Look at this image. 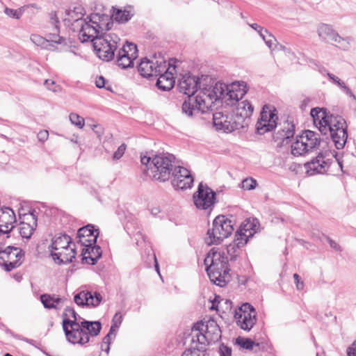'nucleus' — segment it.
Listing matches in <instances>:
<instances>
[{"instance_id":"59","label":"nucleus","mask_w":356,"mask_h":356,"mask_svg":"<svg viewBox=\"0 0 356 356\" xmlns=\"http://www.w3.org/2000/svg\"><path fill=\"white\" fill-rule=\"evenodd\" d=\"M264 32L266 34H268V38H270V40H267L266 38V40H264V42L266 44V45L269 47V49H272L273 45L274 44V42H276L277 40L275 38V37L268 31V30H264Z\"/></svg>"},{"instance_id":"43","label":"nucleus","mask_w":356,"mask_h":356,"mask_svg":"<svg viewBox=\"0 0 356 356\" xmlns=\"http://www.w3.org/2000/svg\"><path fill=\"white\" fill-rule=\"evenodd\" d=\"M232 88L237 92L239 99H241L248 92L246 83L243 81L233 83Z\"/></svg>"},{"instance_id":"42","label":"nucleus","mask_w":356,"mask_h":356,"mask_svg":"<svg viewBox=\"0 0 356 356\" xmlns=\"http://www.w3.org/2000/svg\"><path fill=\"white\" fill-rule=\"evenodd\" d=\"M236 341L238 345L246 350H252L254 346H259V343H256L253 340L249 338L239 337L236 339Z\"/></svg>"},{"instance_id":"52","label":"nucleus","mask_w":356,"mask_h":356,"mask_svg":"<svg viewBox=\"0 0 356 356\" xmlns=\"http://www.w3.org/2000/svg\"><path fill=\"white\" fill-rule=\"evenodd\" d=\"M95 85H96V87L98 88H105L106 90H107L108 91L112 90L111 86L106 84V80L102 76H99L97 77V79L95 80Z\"/></svg>"},{"instance_id":"11","label":"nucleus","mask_w":356,"mask_h":356,"mask_svg":"<svg viewBox=\"0 0 356 356\" xmlns=\"http://www.w3.org/2000/svg\"><path fill=\"white\" fill-rule=\"evenodd\" d=\"M195 206L198 209H213L216 203V193L207 185L199 184L197 191L193 196Z\"/></svg>"},{"instance_id":"13","label":"nucleus","mask_w":356,"mask_h":356,"mask_svg":"<svg viewBox=\"0 0 356 356\" xmlns=\"http://www.w3.org/2000/svg\"><path fill=\"white\" fill-rule=\"evenodd\" d=\"M205 76H202L201 79L198 76L193 75L188 72L181 76L177 84V88L179 91L188 96L186 100H189L190 98H197L199 94L194 97V95L197 92L198 88L201 90L202 84L204 83L203 78Z\"/></svg>"},{"instance_id":"62","label":"nucleus","mask_w":356,"mask_h":356,"mask_svg":"<svg viewBox=\"0 0 356 356\" xmlns=\"http://www.w3.org/2000/svg\"><path fill=\"white\" fill-rule=\"evenodd\" d=\"M38 138L40 142H44L47 140L49 132L47 130H42L38 134Z\"/></svg>"},{"instance_id":"38","label":"nucleus","mask_w":356,"mask_h":356,"mask_svg":"<svg viewBox=\"0 0 356 356\" xmlns=\"http://www.w3.org/2000/svg\"><path fill=\"white\" fill-rule=\"evenodd\" d=\"M133 14L127 10L114 9L112 17L119 23H126L131 19Z\"/></svg>"},{"instance_id":"58","label":"nucleus","mask_w":356,"mask_h":356,"mask_svg":"<svg viewBox=\"0 0 356 356\" xmlns=\"http://www.w3.org/2000/svg\"><path fill=\"white\" fill-rule=\"evenodd\" d=\"M50 19H51V22L53 24H54V28L56 29V31L57 33L59 32V20H58V18L56 15V13L54 12V13H51L50 14Z\"/></svg>"},{"instance_id":"50","label":"nucleus","mask_w":356,"mask_h":356,"mask_svg":"<svg viewBox=\"0 0 356 356\" xmlns=\"http://www.w3.org/2000/svg\"><path fill=\"white\" fill-rule=\"evenodd\" d=\"M325 72L326 75L329 78V79L334 84H337L340 88H341L346 83L344 81L341 80L338 76H335L334 74L329 72L325 67H323L321 72Z\"/></svg>"},{"instance_id":"15","label":"nucleus","mask_w":356,"mask_h":356,"mask_svg":"<svg viewBox=\"0 0 356 356\" xmlns=\"http://www.w3.org/2000/svg\"><path fill=\"white\" fill-rule=\"evenodd\" d=\"M68 326L63 327L67 341L72 344L83 346L89 342L88 334L81 327V322H67Z\"/></svg>"},{"instance_id":"3","label":"nucleus","mask_w":356,"mask_h":356,"mask_svg":"<svg viewBox=\"0 0 356 356\" xmlns=\"http://www.w3.org/2000/svg\"><path fill=\"white\" fill-rule=\"evenodd\" d=\"M191 343L204 346L218 342L222 337V332L217 322L212 318L197 321L191 329Z\"/></svg>"},{"instance_id":"51","label":"nucleus","mask_w":356,"mask_h":356,"mask_svg":"<svg viewBox=\"0 0 356 356\" xmlns=\"http://www.w3.org/2000/svg\"><path fill=\"white\" fill-rule=\"evenodd\" d=\"M70 120L73 124L79 128H82L84 126L83 118L76 113H71L70 115Z\"/></svg>"},{"instance_id":"8","label":"nucleus","mask_w":356,"mask_h":356,"mask_svg":"<svg viewBox=\"0 0 356 356\" xmlns=\"http://www.w3.org/2000/svg\"><path fill=\"white\" fill-rule=\"evenodd\" d=\"M323 140L318 137V134L305 130L301 135L297 136L296 141L291 145V154L296 156H303L316 149Z\"/></svg>"},{"instance_id":"63","label":"nucleus","mask_w":356,"mask_h":356,"mask_svg":"<svg viewBox=\"0 0 356 356\" xmlns=\"http://www.w3.org/2000/svg\"><path fill=\"white\" fill-rule=\"evenodd\" d=\"M343 92L349 96L350 97L353 98L354 100L356 101V96L354 95V93L352 92V90L350 89L348 86L345 84L341 88Z\"/></svg>"},{"instance_id":"20","label":"nucleus","mask_w":356,"mask_h":356,"mask_svg":"<svg viewBox=\"0 0 356 356\" xmlns=\"http://www.w3.org/2000/svg\"><path fill=\"white\" fill-rule=\"evenodd\" d=\"M102 300V295L97 291H82L74 296V302L81 307L99 305Z\"/></svg>"},{"instance_id":"40","label":"nucleus","mask_w":356,"mask_h":356,"mask_svg":"<svg viewBox=\"0 0 356 356\" xmlns=\"http://www.w3.org/2000/svg\"><path fill=\"white\" fill-rule=\"evenodd\" d=\"M250 236H248V234L242 231L241 229H238L235 234V238L234 240V243L235 245H238V247H243L247 243Z\"/></svg>"},{"instance_id":"25","label":"nucleus","mask_w":356,"mask_h":356,"mask_svg":"<svg viewBox=\"0 0 356 356\" xmlns=\"http://www.w3.org/2000/svg\"><path fill=\"white\" fill-rule=\"evenodd\" d=\"M35 212V210H31L29 213H24L23 215L24 220H29V218H31V222L29 223L22 222V226L19 229V233L22 238H25L26 239L30 238L37 227L38 218Z\"/></svg>"},{"instance_id":"49","label":"nucleus","mask_w":356,"mask_h":356,"mask_svg":"<svg viewBox=\"0 0 356 356\" xmlns=\"http://www.w3.org/2000/svg\"><path fill=\"white\" fill-rule=\"evenodd\" d=\"M122 48H124L129 55L136 58L138 56V49L136 44L133 42H127Z\"/></svg>"},{"instance_id":"48","label":"nucleus","mask_w":356,"mask_h":356,"mask_svg":"<svg viewBox=\"0 0 356 356\" xmlns=\"http://www.w3.org/2000/svg\"><path fill=\"white\" fill-rule=\"evenodd\" d=\"M31 40L35 44L44 46L45 48H47L50 50H53V47H54L53 44H49V45L50 47H48L46 39L38 35H32L31 36Z\"/></svg>"},{"instance_id":"60","label":"nucleus","mask_w":356,"mask_h":356,"mask_svg":"<svg viewBox=\"0 0 356 356\" xmlns=\"http://www.w3.org/2000/svg\"><path fill=\"white\" fill-rule=\"evenodd\" d=\"M293 278L297 289L300 291L302 290L304 288V282L300 281V277L297 273H295L293 274Z\"/></svg>"},{"instance_id":"26","label":"nucleus","mask_w":356,"mask_h":356,"mask_svg":"<svg viewBox=\"0 0 356 356\" xmlns=\"http://www.w3.org/2000/svg\"><path fill=\"white\" fill-rule=\"evenodd\" d=\"M330 113L331 112L325 107H315L311 109L310 115L321 134L323 132V128L327 122Z\"/></svg>"},{"instance_id":"32","label":"nucleus","mask_w":356,"mask_h":356,"mask_svg":"<svg viewBox=\"0 0 356 356\" xmlns=\"http://www.w3.org/2000/svg\"><path fill=\"white\" fill-rule=\"evenodd\" d=\"M81 327L85 330V332L88 334V337H97L101 332L102 323L99 321H90L82 319Z\"/></svg>"},{"instance_id":"7","label":"nucleus","mask_w":356,"mask_h":356,"mask_svg":"<svg viewBox=\"0 0 356 356\" xmlns=\"http://www.w3.org/2000/svg\"><path fill=\"white\" fill-rule=\"evenodd\" d=\"M233 231L232 220L225 216H218L213 221L212 229L207 231L206 242L208 245L220 244L223 239L231 235Z\"/></svg>"},{"instance_id":"10","label":"nucleus","mask_w":356,"mask_h":356,"mask_svg":"<svg viewBox=\"0 0 356 356\" xmlns=\"http://www.w3.org/2000/svg\"><path fill=\"white\" fill-rule=\"evenodd\" d=\"M277 120L278 116L276 108L270 105H264L256 124V133L263 135L272 131L278 126Z\"/></svg>"},{"instance_id":"2","label":"nucleus","mask_w":356,"mask_h":356,"mask_svg":"<svg viewBox=\"0 0 356 356\" xmlns=\"http://www.w3.org/2000/svg\"><path fill=\"white\" fill-rule=\"evenodd\" d=\"M204 264L211 282L222 287L229 282V261L224 252L219 251L218 248H211L207 254Z\"/></svg>"},{"instance_id":"23","label":"nucleus","mask_w":356,"mask_h":356,"mask_svg":"<svg viewBox=\"0 0 356 356\" xmlns=\"http://www.w3.org/2000/svg\"><path fill=\"white\" fill-rule=\"evenodd\" d=\"M254 111L253 106L248 100L238 102L237 106L233 111V115L236 118V120L240 122L243 127L248 126V120L252 115Z\"/></svg>"},{"instance_id":"61","label":"nucleus","mask_w":356,"mask_h":356,"mask_svg":"<svg viewBox=\"0 0 356 356\" xmlns=\"http://www.w3.org/2000/svg\"><path fill=\"white\" fill-rule=\"evenodd\" d=\"M152 158L153 157L152 156H148L145 155L141 156L140 161L143 165H145V169H147L148 167H150V163H152Z\"/></svg>"},{"instance_id":"1","label":"nucleus","mask_w":356,"mask_h":356,"mask_svg":"<svg viewBox=\"0 0 356 356\" xmlns=\"http://www.w3.org/2000/svg\"><path fill=\"white\" fill-rule=\"evenodd\" d=\"M204 83L197 98H190L185 100L181 106L182 113L188 117H193L197 114L205 113L212 111L211 106L216 102L222 100L228 86L222 82H215L209 76L203 78Z\"/></svg>"},{"instance_id":"30","label":"nucleus","mask_w":356,"mask_h":356,"mask_svg":"<svg viewBox=\"0 0 356 356\" xmlns=\"http://www.w3.org/2000/svg\"><path fill=\"white\" fill-rule=\"evenodd\" d=\"M175 80L173 73L171 72H165L161 74L157 79L156 86L163 91H169L175 86Z\"/></svg>"},{"instance_id":"44","label":"nucleus","mask_w":356,"mask_h":356,"mask_svg":"<svg viewBox=\"0 0 356 356\" xmlns=\"http://www.w3.org/2000/svg\"><path fill=\"white\" fill-rule=\"evenodd\" d=\"M40 301L42 303L44 308L47 309H60V307L55 306L52 302V296L44 293L42 294L40 297Z\"/></svg>"},{"instance_id":"16","label":"nucleus","mask_w":356,"mask_h":356,"mask_svg":"<svg viewBox=\"0 0 356 356\" xmlns=\"http://www.w3.org/2000/svg\"><path fill=\"white\" fill-rule=\"evenodd\" d=\"M213 124L216 130L223 131L226 133L243 129V125L236 120L233 114L225 115L222 112L213 113Z\"/></svg>"},{"instance_id":"21","label":"nucleus","mask_w":356,"mask_h":356,"mask_svg":"<svg viewBox=\"0 0 356 356\" xmlns=\"http://www.w3.org/2000/svg\"><path fill=\"white\" fill-rule=\"evenodd\" d=\"M81 29L79 32V39L82 43L88 42L96 37H102L103 34L101 33L100 29H97L95 24L90 22V18L88 17L81 22Z\"/></svg>"},{"instance_id":"27","label":"nucleus","mask_w":356,"mask_h":356,"mask_svg":"<svg viewBox=\"0 0 356 356\" xmlns=\"http://www.w3.org/2000/svg\"><path fill=\"white\" fill-rule=\"evenodd\" d=\"M88 18H90V22L102 31V34L107 33L106 31L111 30L113 25L112 19L108 15L93 13Z\"/></svg>"},{"instance_id":"35","label":"nucleus","mask_w":356,"mask_h":356,"mask_svg":"<svg viewBox=\"0 0 356 356\" xmlns=\"http://www.w3.org/2000/svg\"><path fill=\"white\" fill-rule=\"evenodd\" d=\"M181 356H209L205 347L200 344L192 343L191 347L186 349Z\"/></svg>"},{"instance_id":"5","label":"nucleus","mask_w":356,"mask_h":356,"mask_svg":"<svg viewBox=\"0 0 356 356\" xmlns=\"http://www.w3.org/2000/svg\"><path fill=\"white\" fill-rule=\"evenodd\" d=\"M321 134L325 136L329 134L335 147L337 149H343L348 139L346 121L342 116L330 113Z\"/></svg>"},{"instance_id":"57","label":"nucleus","mask_w":356,"mask_h":356,"mask_svg":"<svg viewBox=\"0 0 356 356\" xmlns=\"http://www.w3.org/2000/svg\"><path fill=\"white\" fill-rule=\"evenodd\" d=\"M231 88H232V86H231ZM225 96H228L229 99L230 100H235L236 102H239L238 101L240 99L238 97L237 92L233 88H231L230 90L228 89V90H227Z\"/></svg>"},{"instance_id":"64","label":"nucleus","mask_w":356,"mask_h":356,"mask_svg":"<svg viewBox=\"0 0 356 356\" xmlns=\"http://www.w3.org/2000/svg\"><path fill=\"white\" fill-rule=\"evenodd\" d=\"M347 354L348 356H356V340L348 347Z\"/></svg>"},{"instance_id":"56","label":"nucleus","mask_w":356,"mask_h":356,"mask_svg":"<svg viewBox=\"0 0 356 356\" xmlns=\"http://www.w3.org/2000/svg\"><path fill=\"white\" fill-rule=\"evenodd\" d=\"M44 85L46 86L47 89L54 92H57L59 88L58 86H56L55 81L51 79H46Z\"/></svg>"},{"instance_id":"22","label":"nucleus","mask_w":356,"mask_h":356,"mask_svg":"<svg viewBox=\"0 0 356 356\" xmlns=\"http://www.w3.org/2000/svg\"><path fill=\"white\" fill-rule=\"evenodd\" d=\"M279 129L273 135V140L281 146L288 143V140L293 137L295 134V124L293 122L284 121L283 124L279 123Z\"/></svg>"},{"instance_id":"9","label":"nucleus","mask_w":356,"mask_h":356,"mask_svg":"<svg viewBox=\"0 0 356 356\" xmlns=\"http://www.w3.org/2000/svg\"><path fill=\"white\" fill-rule=\"evenodd\" d=\"M336 154L337 152L334 150H333V152L330 150L320 152L316 157L305 164L307 174L309 176H312L316 174H323L326 172L330 166V159L327 158L330 154H332V156L336 158L339 167L342 170V161L336 157Z\"/></svg>"},{"instance_id":"47","label":"nucleus","mask_w":356,"mask_h":356,"mask_svg":"<svg viewBox=\"0 0 356 356\" xmlns=\"http://www.w3.org/2000/svg\"><path fill=\"white\" fill-rule=\"evenodd\" d=\"M257 184V181L254 179L248 177L243 180L241 182V188L244 190L250 191L254 189Z\"/></svg>"},{"instance_id":"14","label":"nucleus","mask_w":356,"mask_h":356,"mask_svg":"<svg viewBox=\"0 0 356 356\" xmlns=\"http://www.w3.org/2000/svg\"><path fill=\"white\" fill-rule=\"evenodd\" d=\"M234 318L242 330L250 331L257 322L255 309L250 303H243L235 311Z\"/></svg>"},{"instance_id":"41","label":"nucleus","mask_w":356,"mask_h":356,"mask_svg":"<svg viewBox=\"0 0 356 356\" xmlns=\"http://www.w3.org/2000/svg\"><path fill=\"white\" fill-rule=\"evenodd\" d=\"M0 217L3 220L8 221V222L13 225L15 222V215L12 209L10 207H3L0 209Z\"/></svg>"},{"instance_id":"34","label":"nucleus","mask_w":356,"mask_h":356,"mask_svg":"<svg viewBox=\"0 0 356 356\" xmlns=\"http://www.w3.org/2000/svg\"><path fill=\"white\" fill-rule=\"evenodd\" d=\"M259 228V222L257 219L248 218L241 225L239 229L248 234V236L252 237L257 230Z\"/></svg>"},{"instance_id":"36","label":"nucleus","mask_w":356,"mask_h":356,"mask_svg":"<svg viewBox=\"0 0 356 356\" xmlns=\"http://www.w3.org/2000/svg\"><path fill=\"white\" fill-rule=\"evenodd\" d=\"M63 321H62V326L65 327L68 326L69 324L66 323L68 322H74V321L76 322H80L79 319H81V318L78 315V314L75 312L74 308L70 307H66L63 313Z\"/></svg>"},{"instance_id":"33","label":"nucleus","mask_w":356,"mask_h":356,"mask_svg":"<svg viewBox=\"0 0 356 356\" xmlns=\"http://www.w3.org/2000/svg\"><path fill=\"white\" fill-rule=\"evenodd\" d=\"M155 65L153 60L144 58L141 59L140 63L138 65V71L140 74L145 78L154 76V66Z\"/></svg>"},{"instance_id":"18","label":"nucleus","mask_w":356,"mask_h":356,"mask_svg":"<svg viewBox=\"0 0 356 356\" xmlns=\"http://www.w3.org/2000/svg\"><path fill=\"white\" fill-rule=\"evenodd\" d=\"M318 35L323 41H333L339 44V47L346 50L350 47V43L347 38H341L332 27L325 24H322L318 27Z\"/></svg>"},{"instance_id":"29","label":"nucleus","mask_w":356,"mask_h":356,"mask_svg":"<svg viewBox=\"0 0 356 356\" xmlns=\"http://www.w3.org/2000/svg\"><path fill=\"white\" fill-rule=\"evenodd\" d=\"M71 243V238L66 234H60L56 235L51 240V243L48 249L50 254L52 252H58L63 250V249L70 248Z\"/></svg>"},{"instance_id":"55","label":"nucleus","mask_w":356,"mask_h":356,"mask_svg":"<svg viewBox=\"0 0 356 356\" xmlns=\"http://www.w3.org/2000/svg\"><path fill=\"white\" fill-rule=\"evenodd\" d=\"M125 149H126V145L122 143L121 145H120L118 147V149L113 153V159L114 160L120 159L124 154Z\"/></svg>"},{"instance_id":"45","label":"nucleus","mask_w":356,"mask_h":356,"mask_svg":"<svg viewBox=\"0 0 356 356\" xmlns=\"http://www.w3.org/2000/svg\"><path fill=\"white\" fill-rule=\"evenodd\" d=\"M240 248V247H238V245L234 243H230L227 246V252L230 257L229 260L231 261L236 260Z\"/></svg>"},{"instance_id":"6","label":"nucleus","mask_w":356,"mask_h":356,"mask_svg":"<svg viewBox=\"0 0 356 356\" xmlns=\"http://www.w3.org/2000/svg\"><path fill=\"white\" fill-rule=\"evenodd\" d=\"M120 41L118 35L113 33H104L102 37L92 40V44L97 56L104 61H111L115 57L118 43Z\"/></svg>"},{"instance_id":"54","label":"nucleus","mask_w":356,"mask_h":356,"mask_svg":"<svg viewBox=\"0 0 356 356\" xmlns=\"http://www.w3.org/2000/svg\"><path fill=\"white\" fill-rule=\"evenodd\" d=\"M220 356H232V348L224 343H221L219 346Z\"/></svg>"},{"instance_id":"46","label":"nucleus","mask_w":356,"mask_h":356,"mask_svg":"<svg viewBox=\"0 0 356 356\" xmlns=\"http://www.w3.org/2000/svg\"><path fill=\"white\" fill-rule=\"evenodd\" d=\"M24 11V7H21L16 10L9 8H6L4 10V13L6 15H7L8 16H9L12 18L17 19H19L22 16Z\"/></svg>"},{"instance_id":"12","label":"nucleus","mask_w":356,"mask_h":356,"mask_svg":"<svg viewBox=\"0 0 356 356\" xmlns=\"http://www.w3.org/2000/svg\"><path fill=\"white\" fill-rule=\"evenodd\" d=\"M24 256L23 250L17 247L9 245L4 250H0V265L9 272L22 264Z\"/></svg>"},{"instance_id":"24","label":"nucleus","mask_w":356,"mask_h":356,"mask_svg":"<svg viewBox=\"0 0 356 356\" xmlns=\"http://www.w3.org/2000/svg\"><path fill=\"white\" fill-rule=\"evenodd\" d=\"M82 247V261L90 265L96 264L102 255L101 247L96 243H87Z\"/></svg>"},{"instance_id":"31","label":"nucleus","mask_w":356,"mask_h":356,"mask_svg":"<svg viewBox=\"0 0 356 356\" xmlns=\"http://www.w3.org/2000/svg\"><path fill=\"white\" fill-rule=\"evenodd\" d=\"M136 58L129 56L124 48H120L116 56L117 65L122 69H127L134 66V60Z\"/></svg>"},{"instance_id":"17","label":"nucleus","mask_w":356,"mask_h":356,"mask_svg":"<svg viewBox=\"0 0 356 356\" xmlns=\"http://www.w3.org/2000/svg\"><path fill=\"white\" fill-rule=\"evenodd\" d=\"M172 185L177 189L191 188L193 184V177L186 168L175 165L171 174Z\"/></svg>"},{"instance_id":"53","label":"nucleus","mask_w":356,"mask_h":356,"mask_svg":"<svg viewBox=\"0 0 356 356\" xmlns=\"http://www.w3.org/2000/svg\"><path fill=\"white\" fill-rule=\"evenodd\" d=\"M64 40L63 37L60 36L57 33H50L47 35V38L46 39L47 44L49 42L56 43V44H61Z\"/></svg>"},{"instance_id":"19","label":"nucleus","mask_w":356,"mask_h":356,"mask_svg":"<svg viewBox=\"0 0 356 356\" xmlns=\"http://www.w3.org/2000/svg\"><path fill=\"white\" fill-rule=\"evenodd\" d=\"M99 236V228L92 224H88L78 229L76 234L77 242L81 246L87 245V243L95 244Z\"/></svg>"},{"instance_id":"28","label":"nucleus","mask_w":356,"mask_h":356,"mask_svg":"<svg viewBox=\"0 0 356 356\" xmlns=\"http://www.w3.org/2000/svg\"><path fill=\"white\" fill-rule=\"evenodd\" d=\"M76 252L75 248H67L63 250L58 252H52L51 256L53 259L58 264H65L72 262V259H75Z\"/></svg>"},{"instance_id":"39","label":"nucleus","mask_w":356,"mask_h":356,"mask_svg":"<svg viewBox=\"0 0 356 356\" xmlns=\"http://www.w3.org/2000/svg\"><path fill=\"white\" fill-rule=\"evenodd\" d=\"M83 11V8L80 6L75 7L72 10H70L66 11V15L69 17L68 19L70 21H74V22H76L78 25H80L81 22L83 21L82 17L84 15Z\"/></svg>"},{"instance_id":"4","label":"nucleus","mask_w":356,"mask_h":356,"mask_svg":"<svg viewBox=\"0 0 356 356\" xmlns=\"http://www.w3.org/2000/svg\"><path fill=\"white\" fill-rule=\"evenodd\" d=\"M175 156L171 154H159L153 156L150 167L144 169L147 176L160 182L168 181L175 167Z\"/></svg>"},{"instance_id":"37","label":"nucleus","mask_w":356,"mask_h":356,"mask_svg":"<svg viewBox=\"0 0 356 356\" xmlns=\"http://www.w3.org/2000/svg\"><path fill=\"white\" fill-rule=\"evenodd\" d=\"M154 63V74L155 76H160L165 72H169V69L172 66L170 62L167 64L163 58H159V60L156 59Z\"/></svg>"}]
</instances>
